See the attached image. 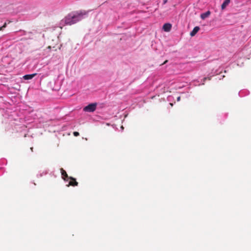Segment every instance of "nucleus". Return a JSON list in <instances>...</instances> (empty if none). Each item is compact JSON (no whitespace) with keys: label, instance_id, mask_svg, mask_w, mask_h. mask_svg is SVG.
Instances as JSON below:
<instances>
[{"label":"nucleus","instance_id":"f257e3e1","mask_svg":"<svg viewBox=\"0 0 251 251\" xmlns=\"http://www.w3.org/2000/svg\"><path fill=\"white\" fill-rule=\"evenodd\" d=\"M87 12L85 10L76 11L75 13H71L66 16L62 21L65 25H72L80 21L83 16L86 15Z\"/></svg>","mask_w":251,"mask_h":251},{"label":"nucleus","instance_id":"f03ea898","mask_svg":"<svg viewBox=\"0 0 251 251\" xmlns=\"http://www.w3.org/2000/svg\"><path fill=\"white\" fill-rule=\"evenodd\" d=\"M96 107H97V103H91V104H89V105H88L87 106H85L83 108V110L86 112H94L96 110Z\"/></svg>","mask_w":251,"mask_h":251},{"label":"nucleus","instance_id":"7ed1b4c3","mask_svg":"<svg viewBox=\"0 0 251 251\" xmlns=\"http://www.w3.org/2000/svg\"><path fill=\"white\" fill-rule=\"evenodd\" d=\"M69 179L71 180L69 183L68 186L71 185L72 186H76L78 185V182L76 181V179L72 177H69Z\"/></svg>","mask_w":251,"mask_h":251},{"label":"nucleus","instance_id":"20e7f679","mask_svg":"<svg viewBox=\"0 0 251 251\" xmlns=\"http://www.w3.org/2000/svg\"><path fill=\"white\" fill-rule=\"evenodd\" d=\"M172 25L169 23H166L163 26V29L166 32L170 31Z\"/></svg>","mask_w":251,"mask_h":251},{"label":"nucleus","instance_id":"39448f33","mask_svg":"<svg viewBox=\"0 0 251 251\" xmlns=\"http://www.w3.org/2000/svg\"><path fill=\"white\" fill-rule=\"evenodd\" d=\"M60 171L62 176V178L64 180L67 181V178L69 179V177H68L66 172L63 168H61L60 169Z\"/></svg>","mask_w":251,"mask_h":251},{"label":"nucleus","instance_id":"423d86ee","mask_svg":"<svg viewBox=\"0 0 251 251\" xmlns=\"http://www.w3.org/2000/svg\"><path fill=\"white\" fill-rule=\"evenodd\" d=\"M37 75V74L35 73V74H30V75H25L24 76H23V78L25 80H28V79H31L32 78H33L36 75Z\"/></svg>","mask_w":251,"mask_h":251},{"label":"nucleus","instance_id":"0eeeda50","mask_svg":"<svg viewBox=\"0 0 251 251\" xmlns=\"http://www.w3.org/2000/svg\"><path fill=\"white\" fill-rule=\"evenodd\" d=\"M200 30V27L199 26H195L193 30L190 32V35L193 37L194 36H195L196 33L199 31V30Z\"/></svg>","mask_w":251,"mask_h":251},{"label":"nucleus","instance_id":"6e6552de","mask_svg":"<svg viewBox=\"0 0 251 251\" xmlns=\"http://www.w3.org/2000/svg\"><path fill=\"white\" fill-rule=\"evenodd\" d=\"M230 0H225L221 5V8L224 10L230 3Z\"/></svg>","mask_w":251,"mask_h":251},{"label":"nucleus","instance_id":"1a4fd4ad","mask_svg":"<svg viewBox=\"0 0 251 251\" xmlns=\"http://www.w3.org/2000/svg\"><path fill=\"white\" fill-rule=\"evenodd\" d=\"M210 14V12L209 11H208L205 13H203L201 15V18L204 20L207 17H208Z\"/></svg>","mask_w":251,"mask_h":251},{"label":"nucleus","instance_id":"9d476101","mask_svg":"<svg viewBox=\"0 0 251 251\" xmlns=\"http://www.w3.org/2000/svg\"><path fill=\"white\" fill-rule=\"evenodd\" d=\"M73 134L75 136H78L79 135V133L77 131H75L74 132Z\"/></svg>","mask_w":251,"mask_h":251},{"label":"nucleus","instance_id":"9b49d317","mask_svg":"<svg viewBox=\"0 0 251 251\" xmlns=\"http://www.w3.org/2000/svg\"><path fill=\"white\" fill-rule=\"evenodd\" d=\"M6 24H7V23H5L4 24V25H3L2 26H1V27H0L1 30H2L3 29V28H5V27H6Z\"/></svg>","mask_w":251,"mask_h":251},{"label":"nucleus","instance_id":"f8f14e48","mask_svg":"<svg viewBox=\"0 0 251 251\" xmlns=\"http://www.w3.org/2000/svg\"><path fill=\"white\" fill-rule=\"evenodd\" d=\"M180 99H181L180 97H178L177 98V100L178 101H179V100H180Z\"/></svg>","mask_w":251,"mask_h":251},{"label":"nucleus","instance_id":"ddd939ff","mask_svg":"<svg viewBox=\"0 0 251 251\" xmlns=\"http://www.w3.org/2000/svg\"><path fill=\"white\" fill-rule=\"evenodd\" d=\"M167 62H168V60H166V61H165L164 62V63H162L161 65H164V64H166Z\"/></svg>","mask_w":251,"mask_h":251},{"label":"nucleus","instance_id":"4468645a","mask_svg":"<svg viewBox=\"0 0 251 251\" xmlns=\"http://www.w3.org/2000/svg\"><path fill=\"white\" fill-rule=\"evenodd\" d=\"M167 1V0H164V3H166Z\"/></svg>","mask_w":251,"mask_h":251},{"label":"nucleus","instance_id":"2eb2a0df","mask_svg":"<svg viewBox=\"0 0 251 251\" xmlns=\"http://www.w3.org/2000/svg\"><path fill=\"white\" fill-rule=\"evenodd\" d=\"M206 79H207V78H206V77H204V80H206Z\"/></svg>","mask_w":251,"mask_h":251}]
</instances>
